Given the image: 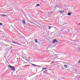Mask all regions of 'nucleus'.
I'll list each match as a JSON object with an SVG mask.
<instances>
[{"label":"nucleus","mask_w":80,"mask_h":80,"mask_svg":"<svg viewBox=\"0 0 80 80\" xmlns=\"http://www.w3.org/2000/svg\"><path fill=\"white\" fill-rule=\"evenodd\" d=\"M48 27L49 28V29L50 30V29L51 28H52V27H53L52 26H48Z\"/></svg>","instance_id":"obj_12"},{"label":"nucleus","mask_w":80,"mask_h":80,"mask_svg":"<svg viewBox=\"0 0 80 80\" xmlns=\"http://www.w3.org/2000/svg\"><path fill=\"white\" fill-rule=\"evenodd\" d=\"M55 42H58V41H57V39H55L53 41L52 43H55Z\"/></svg>","instance_id":"obj_3"},{"label":"nucleus","mask_w":80,"mask_h":80,"mask_svg":"<svg viewBox=\"0 0 80 80\" xmlns=\"http://www.w3.org/2000/svg\"><path fill=\"white\" fill-rule=\"evenodd\" d=\"M60 13H63V12H64V11H60Z\"/></svg>","instance_id":"obj_9"},{"label":"nucleus","mask_w":80,"mask_h":80,"mask_svg":"<svg viewBox=\"0 0 80 80\" xmlns=\"http://www.w3.org/2000/svg\"><path fill=\"white\" fill-rule=\"evenodd\" d=\"M57 58H56V57L55 56L52 57V58L53 59H56Z\"/></svg>","instance_id":"obj_6"},{"label":"nucleus","mask_w":80,"mask_h":80,"mask_svg":"<svg viewBox=\"0 0 80 80\" xmlns=\"http://www.w3.org/2000/svg\"><path fill=\"white\" fill-rule=\"evenodd\" d=\"M79 25H80V23H79Z\"/></svg>","instance_id":"obj_19"},{"label":"nucleus","mask_w":80,"mask_h":80,"mask_svg":"<svg viewBox=\"0 0 80 80\" xmlns=\"http://www.w3.org/2000/svg\"><path fill=\"white\" fill-rule=\"evenodd\" d=\"M8 7V6H7V7Z\"/></svg>","instance_id":"obj_21"},{"label":"nucleus","mask_w":80,"mask_h":80,"mask_svg":"<svg viewBox=\"0 0 80 80\" xmlns=\"http://www.w3.org/2000/svg\"><path fill=\"white\" fill-rule=\"evenodd\" d=\"M57 59H60V58H56V59H53V61L51 62V63H55V62H59V61H57Z\"/></svg>","instance_id":"obj_2"},{"label":"nucleus","mask_w":80,"mask_h":80,"mask_svg":"<svg viewBox=\"0 0 80 80\" xmlns=\"http://www.w3.org/2000/svg\"><path fill=\"white\" fill-rule=\"evenodd\" d=\"M22 23L24 24V25H26V23L25 22V20H22Z\"/></svg>","instance_id":"obj_4"},{"label":"nucleus","mask_w":80,"mask_h":80,"mask_svg":"<svg viewBox=\"0 0 80 80\" xmlns=\"http://www.w3.org/2000/svg\"><path fill=\"white\" fill-rule=\"evenodd\" d=\"M47 69H48V68H42V70H47Z\"/></svg>","instance_id":"obj_7"},{"label":"nucleus","mask_w":80,"mask_h":80,"mask_svg":"<svg viewBox=\"0 0 80 80\" xmlns=\"http://www.w3.org/2000/svg\"><path fill=\"white\" fill-rule=\"evenodd\" d=\"M71 12H68V15H71Z\"/></svg>","instance_id":"obj_10"},{"label":"nucleus","mask_w":80,"mask_h":80,"mask_svg":"<svg viewBox=\"0 0 80 80\" xmlns=\"http://www.w3.org/2000/svg\"><path fill=\"white\" fill-rule=\"evenodd\" d=\"M35 41L36 42L38 43V41L37 40V39H35Z\"/></svg>","instance_id":"obj_11"},{"label":"nucleus","mask_w":80,"mask_h":80,"mask_svg":"<svg viewBox=\"0 0 80 80\" xmlns=\"http://www.w3.org/2000/svg\"><path fill=\"white\" fill-rule=\"evenodd\" d=\"M42 71H43V70H42Z\"/></svg>","instance_id":"obj_23"},{"label":"nucleus","mask_w":80,"mask_h":80,"mask_svg":"<svg viewBox=\"0 0 80 80\" xmlns=\"http://www.w3.org/2000/svg\"><path fill=\"white\" fill-rule=\"evenodd\" d=\"M60 54H55V56L56 57H60Z\"/></svg>","instance_id":"obj_5"},{"label":"nucleus","mask_w":80,"mask_h":80,"mask_svg":"<svg viewBox=\"0 0 80 80\" xmlns=\"http://www.w3.org/2000/svg\"><path fill=\"white\" fill-rule=\"evenodd\" d=\"M1 15H2V16H6V15H5V14H1Z\"/></svg>","instance_id":"obj_13"},{"label":"nucleus","mask_w":80,"mask_h":80,"mask_svg":"<svg viewBox=\"0 0 80 80\" xmlns=\"http://www.w3.org/2000/svg\"><path fill=\"white\" fill-rule=\"evenodd\" d=\"M25 66H28V65H25Z\"/></svg>","instance_id":"obj_18"},{"label":"nucleus","mask_w":80,"mask_h":80,"mask_svg":"<svg viewBox=\"0 0 80 80\" xmlns=\"http://www.w3.org/2000/svg\"><path fill=\"white\" fill-rule=\"evenodd\" d=\"M26 60H27V61H28V60H27V59H26Z\"/></svg>","instance_id":"obj_20"},{"label":"nucleus","mask_w":80,"mask_h":80,"mask_svg":"<svg viewBox=\"0 0 80 80\" xmlns=\"http://www.w3.org/2000/svg\"><path fill=\"white\" fill-rule=\"evenodd\" d=\"M37 6H40V4H37Z\"/></svg>","instance_id":"obj_15"},{"label":"nucleus","mask_w":80,"mask_h":80,"mask_svg":"<svg viewBox=\"0 0 80 80\" xmlns=\"http://www.w3.org/2000/svg\"><path fill=\"white\" fill-rule=\"evenodd\" d=\"M0 25H1V26H2V23L1 22H0Z\"/></svg>","instance_id":"obj_16"},{"label":"nucleus","mask_w":80,"mask_h":80,"mask_svg":"<svg viewBox=\"0 0 80 80\" xmlns=\"http://www.w3.org/2000/svg\"><path fill=\"white\" fill-rule=\"evenodd\" d=\"M49 48L50 47H48L47 48V50L48 52H50V51L49 50H50Z\"/></svg>","instance_id":"obj_8"},{"label":"nucleus","mask_w":80,"mask_h":80,"mask_svg":"<svg viewBox=\"0 0 80 80\" xmlns=\"http://www.w3.org/2000/svg\"><path fill=\"white\" fill-rule=\"evenodd\" d=\"M32 65H33V66H36V65H35L34 64H32Z\"/></svg>","instance_id":"obj_17"},{"label":"nucleus","mask_w":80,"mask_h":80,"mask_svg":"<svg viewBox=\"0 0 80 80\" xmlns=\"http://www.w3.org/2000/svg\"><path fill=\"white\" fill-rule=\"evenodd\" d=\"M8 67L11 69L12 70H13V71H15V70L16 68L14 66H12L11 65H8Z\"/></svg>","instance_id":"obj_1"},{"label":"nucleus","mask_w":80,"mask_h":80,"mask_svg":"<svg viewBox=\"0 0 80 80\" xmlns=\"http://www.w3.org/2000/svg\"><path fill=\"white\" fill-rule=\"evenodd\" d=\"M62 68H63V67H62Z\"/></svg>","instance_id":"obj_22"},{"label":"nucleus","mask_w":80,"mask_h":80,"mask_svg":"<svg viewBox=\"0 0 80 80\" xmlns=\"http://www.w3.org/2000/svg\"><path fill=\"white\" fill-rule=\"evenodd\" d=\"M64 66L65 67H67V65H64Z\"/></svg>","instance_id":"obj_14"}]
</instances>
